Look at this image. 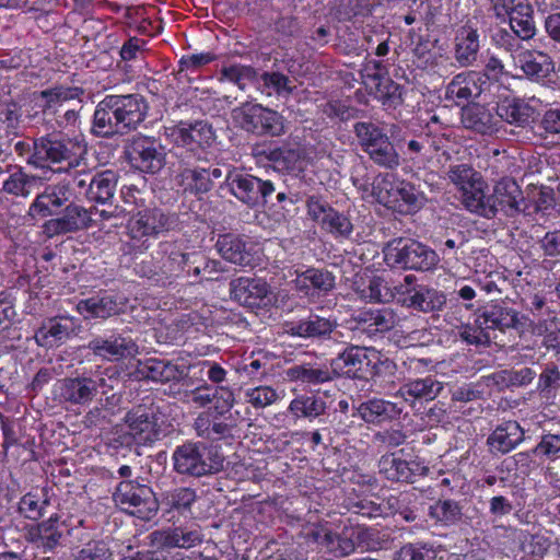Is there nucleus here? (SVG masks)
Here are the masks:
<instances>
[{
	"label": "nucleus",
	"instance_id": "obj_1",
	"mask_svg": "<svg viewBox=\"0 0 560 560\" xmlns=\"http://www.w3.org/2000/svg\"><path fill=\"white\" fill-rule=\"evenodd\" d=\"M179 159V171L176 175V183L183 194L202 199L210 192L215 182L223 178L221 188L225 187L232 196L249 208L266 207L276 191L275 184L255 175L243 172L238 168L229 170L224 174L219 164L207 165L208 162L201 154H194L192 163L190 155L177 153Z\"/></svg>",
	"mask_w": 560,
	"mask_h": 560
},
{
	"label": "nucleus",
	"instance_id": "obj_2",
	"mask_svg": "<svg viewBox=\"0 0 560 560\" xmlns=\"http://www.w3.org/2000/svg\"><path fill=\"white\" fill-rule=\"evenodd\" d=\"M148 108L140 94L106 95L94 110L91 132L105 139L127 135L145 119Z\"/></svg>",
	"mask_w": 560,
	"mask_h": 560
},
{
	"label": "nucleus",
	"instance_id": "obj_3",
	"mask_svg": "<svg viewBox=\"0 0 560 560\" xmlns=\"http://www.w3.org/2000/svg\"><path fill=\"white\" fill-rule=\"evenodd\" d=\"M330 349L337 352L329 361L334 378L369 381L380 375L382 368L388 369L393 365L388 360L383 361L376 350L352 345L348 340Z\"/></svg>",
	"mask_w": 560,
	"mask_h": 560
},
{
	"label": "nucleus",
	"instance_id": "obj_4",
	"mask_svg": "<svg viewBox=\"0 0 560 560\" xmlns=\"http://www.w3.org/2000/svg\"><path fill=\"white\" fill-rule=\"evenodd\" d=\"M172 463L176 474L200 478L223 471L225 457L218 445L187 441L176 446Z\"/></svg>",
	"mask_w": 560,
	"mask_h": 560
},
{
	"label": "nucleus",
	"instance_id": "obj_5",
	"mask_svg": "<svg viewBox=\"0 0 560 560\" xmlns=\"http://www.w3.org/2000/svg\"><path fill=\"white\" fill-rule=\"evenodd\" d=\"M179 229L180 221L176 213L165 212L159 208L139 211L127 225V234L130 238L127 244L130 248L128 253L131 250L142 253L151 246L150 237Z\"/></svg>",
	"mask_w": 560,
	"mask_h": 560
},
{
	"label": "nucleus",
	"instance_id": "obj_6",
	"mask_svg": "<svg viewBox=\"0 0 560 560\" xmlns=\"http://www.w3.org/2000/svg\"><path fill=\"white\" fill-rule=\"evenodd\" d=\"M159 408L151 404H139L128 410L124 417L127 427L117 441L126 447L151 446L161 439Z\"/></svg>",
	"mask_w": 560,
	"mask_h": 560
},
{
	"label": "nucleus",
	"instance_id": "obj_7",
	"mask_svg": "<svg viewBox=\"0 0 560 560\" xmlns=\"http://www.w3.org/2000/svg\"><path fill=\"white\" fill-rule=\"evenodd\" d=\"M383 253L387 265L417 271L431 270L440 260L435 250L412 238H393Z\"/></svg>",
	"mask_w": 560,
	"mask_h": 560
},
{
	"label": "nucleus",
	"instance_id": "obj_8",
	"mask_svg": "<svg viewBox=\"0 0 560 560\" xmlns=\"http://www.w3.org/2000/svg\"><path fill=\"white\" fill-rule=\"evenodd\" d=\"M113 499L122 511L143 521L155 517L160 508V501L154 491L141 477L120 481Z\"/></svg>",
	"mask_w": 560,
	"mask_h": 560
},
{
	"label": "nucleus",
	"instance_id": "obj_9",
	"mask_svg": "<svg viewBox=\"0 0 560 560\" xmlns=\"http://www.w3.org/2000/svg\"><path fill=\"white\" fill-rule=\"evenodd\" d=\"M234 122L257 137H280L285 132L284 118L277 110L246 101L232 109Z\"/></svg>",
	"mask_w": 560,
	"mask_h": 560
},
{
	"label": "nucleus",
	"instance_id": "obj_10",
	"mask_svg": "<svg viewBox=\"0 0 560 560\" xmlns=\"http://www.w3.org/2000/svg\"><path fill=\"white\" fill-rule=\"evenodd\" d=\"M284 327L285 332L292 337H299L313 342H326L328 348L346 343V334L342 331L341 325L331 317L310 313L306 317L299 320L287 322Z\"/></svg>",
	"mask_w": 560,
	"mask_h": 560
},
{
	"label": "nucleus",
	"instance_id": "obj_11",
	"mask_svg": "<svg viewBox=\"0 0 560 560\" xmlns=\"http://www.w3.org/2000/svg\"><path fill=\"white\" fill-rule=\"evenodd\" d=\"M33 154L28 163L43 167L45 163L67 162L70 167L80 164L82 155L86 152V145L70 138L42 137L33 143Z\"/></svg>",
	"mask_w": 560,
	"mask_h": 560
},
{
	"label": "nucleus",
	"instance_id": "obj_12",
	"mask_svg": "<svg viewBox=\"0 0 560 560\" xmlns=\"http://www.w3.org/2000/svg\"><path fill=\"white\" fill-rule=\"evenodd\" d=\"M124 153L129 164L142 173L156 174L166 164V147L160 138L152 136H132Z\"/></svg>",
	"mask_w": 560,
	"mask_h": 560
},
{
	"label": "nucleus",
	"instance_id": "obj_13",
	"mask_svg": "<svg viewBox=\"0 0 560 560\" xmlns=\"http://www.w3.org/2000/svg\"><path fill=\"white\" fill-rule=\"evenodd\" d=\"M118 179V173L113 170L97 172L89 178L85 197L91 202L107 206V209L102 210L92 208L103 220L119 218L128 211L125 207L114 203Z\"/></svg>",
	"mask_w": 560,
	"mask_h": 560
},
{
	"label": "nucleus",
	"instance_id": "obj_14",
	"mask_svg": "<svg viewBox=\"0 0 560 560\" xmlns=\"http://www.w3.org/2000/svg\"><path fill=\"white\" fill-rule=\"evenodd\" d=\"M171 136L177 149H185L182 153L190 155V159H194V154H200L199 150L211 147L215 140L212 125L207 120H182L172 128Z\"/></svg>",
	"mask_w": 560,
	"mask_h": 560
},
{
	"label": "nucleus",
	"instance_id": "obj_15",
	"mask_svg": "<svg viewBox=\"0 0 560 560\" xmlns=\"http://www.w3.org/2000/svg\"><path fill=\"white\" fill-rule=\"evenodd\" d=\"M252 155L258 161L265 160L271 163L277 172L293 174L303 168V150L290 143H257L252 147Z\"/></svg>",
	"mask_w": 560,
	"mask_h": 560
},
{
	"label": "nucleus",
	"instance_id": "obj_16",
	"mask_svg": "<svg viewBox=\"0 0 560 560\" xmlns=\"http://www.w3.org/2000/svg\"><path fill=\"white\" fill-rule=\"evenodd\" d=\"M229 290L231 300L249 308H260L272 302L271 287L262 278H234L229 283Z\"/></svg>",
	"mask_w": 560,
	"mask_h": 560
},
{
	"label": "nucleus",
	"instance_id": "obj_17",
	"mask_svg": "<svg viewBox=\"0 0 560 560\" xmlns=\"http://www.w3.org/2000/svg\"><path fill=\"white\" fill-rule=\"evenodd\" d=\"M107 380L101 375H78L60 381L59 394L63 401L72 405H85L101 392L107 395Z\"/></svg>",
	"mask_w": 560,
	"mask_h": 560
},
{
	"label": "nucleus",
	"instance_id": "obj_18",
	"mask_svg": "<svg viewBox=\"0 0 560 560\" xmlns=\"http://www.w3.org/2000/svg\"><path fill=\"white\" fill-rule=\"evenodd\" d=\"M397 302L405 307L413 308L422 313H435L442 311L446 304L443 292L427 285L395 287Z\"/></svg>",
	"mask_w": 560,
	"mask_h": 560
},
{
	"label": "nucleus",
	"instance_id": "obj_19",
	"mask_svg": "<svg viewBox=\"0 0 560 560\" xmlns=\"http://www.w3.org/2000/svg\"><path fill=\"white\" fill-rule=\"evenodd\" d=\"M489 197L490 212L493 218L499 211L504 215L513 218L523 212L521 203L524 202V196L521 187L512 177H503L493 186L492 194Z\"/></svg>",
	"mask_w": 560,
	"mask_h": 560
},
{
	"label": "nucleus",
	"instance_id": "obj_20",
	"mask_svg": "<svg viewBox=\"0 0 560 560\" xmlns=\"http://www.w3.org/2000/svg\"><path fill=\"white\" fill-rule=\"evenodd\" d=\"M93 209L70 202L66 206L60 217L45 222L44 230L49 236L75 233L92 225Z\"/></svg>",
	"mask_w": 560,
	"mask_h": 560
},
{
	"label": "nucleus",
	"instance_id": "obj_21",
	"mask_svg": "<svg viewBox=\"0 0 560 560\" xmlns=\"http://www.w3.org/2000/svg\"><path fill=\"white\" fill-rule=\"evenodd\" d=\"M354 328L369 337L384 335L390 331L398 323L397 313L390 307H369L359 310L352 315Z\"/></svg>",
	"mask_w": 560,
	"mask_h": 560
},
{
	"label": "nucleus",
	"instance_id": "obj_22",
	"mask_svg": "<svg viewBox=\"0 0 560 560\" xmlns=\"http://www.w3.org/2000/svg\"><path fill=\"white\" fill-rule=\"evenodd\" d=\"M86 348L95 357L107 361H118L135 357L139 352L136 341L122 334H113L107 338L95 337L89 341Z\"/></svg>",
	"mask_w": 560,
	"mask_h": 560
},
{
	"label": "nucleus",
	"instance_id": "obj_23",
	"mask_svg": "<svg viewBox=\"0 0 560 560\" xmlns=\"http://www.w3.org/2000/svg\"><path fill=\"white\" fill-rule=\"evenodd\" d=\"M126 302L113 294H97L84 300H80L77 304L78 313L84 319H107L118 316L125 312Z\"/></svg>",
	"mask_w": 560,
	"mask_h": 560
},
{
	"label": "nucleus",
	"instance_id": "obj_24",
	"mask_svg": "<svg viewBox=\"0 0 560 560\" xmlns=\"http://www.w3.org/2000/svg\"><path fill=\"white\" fill-rule=\"evenodd\" d=\"M489 89V75L487 73L468 71L455 75L446 86V96L456 98L457 102H468L477 98Z\"/></svg>",
	"mask_w": 560,
	"mask_h": 560
},
{
	"label": "nucleus",
	"instance_id": "obj_25",
	"mask_svg": "<svg viewBox=\"0 0 560 560\" xmlns=\"http://www.w3.org/2000/svg\"><path fill=\"white\" fill-rule=\"evenodd\" d=\"M525 440V431L517 421L508 420L498 424L488 435L486 444L494 455H505L515 450Z\"/></svg>",
	"mask_w": 560,
	"mask_h": 560
},
{
	"label": "nucleus",
	"instance_id": "obj_26",
	"mask_svg": "<svg viewBox=\"0 0 560 560\" xmlns=\"http://www.w3.org/2000/svg\"><path fill=\"white\" fill-rule=\"evenodd\" d=\"M73 332V324L67 317L54 316L45 318L35 330V342L46 349L63 345Z\"/></svg>",
	"mask_w": 560,
	"mask_h": 560
},
{
	"label": "nucleus",
	"instance_id": "obj_27",
	"mask_svg": "<svg viewBox=\"0 0 560 560\" xmlns=\"http://www.w3.org/2000/svg\"><path fill=\"white\" fill-rule=\"evenodd\" d=\"M517 63L524 75L532 82L545 83L555 73L552 58L538 50H524L517 55Z\"/></svg>",
	"mask_w": 560,
	"mask_h": 560
},
{
	"label": "nucleus",
	"instance_id": "obj_28",
	"mask_svg": "<svg viewBox=\"0 0 560 560\" xmlns=\"http://www.w3.org/2000/svg\"><path fill=\"white\" fill-rule=\"evenodd\" d=\"M199 252H182L173 249L164 260L166 281L172 283L175 279L198 278Z\"/></svg>",
	"mask_w": 560,
	"mask_h": 560
},
{
	"label": "nucleus",
	"instance_id": "obj_29",
	"mask_svg": "<svg viewBox=\"0 0 560 560\" xmlns=\"http://www.w3.org/2000/svg\"><path fill=\"white\" fill-rule=\"evenodd\" d=\"M26 539L37 549H42L44 553L54 552L57 547L62 545V525L58 523L57 517L51 516L32 527L26 535Z\"/></svg>",
	"mask_w": 560,
	"mask_h": 560
},
{
	"label": "nucleus",
	"instance_id": "obj_30",
	"mask_svg": "<svg viewBox=\"0 0 560 560\" xmlns=\"http://www.w3.org/2000/svg\"><path fill=\"white\" fill-rule=\"evenodd\" d=\"M294 281L298 291L308 294L313 289L317 295L326 296L336 287L335 275L326 268L310 267L304 271H296Z\"/></svg>",
	"mask_w": 560,
	"mask_h": 560
},
{
	"label": "nucleus",
	"instance_id": "obj_31",
	"mask_svg": "<svg viewBox=\"0 0 560 560\" xmlns=\"http://www.w3.org/2000/svg\"><path fill=\"white\" fill-rule=\"evenodd\" d=\"M215 247L221 257L230 262L243 267L253 265V247L248 246L247 242L240 235L231 233L219 235Z\"/></svg>",
	"mask_w": 560,
	"mask_h": 560
},
{
	"label": "nucleus",
	"instance_id": "obj_32",
	"mask_svg": "<svg viewBox=\"0 0 560 560\" xmlns=\"http://www.w3.org/2000/svg\"><path fill=\"white\" fill-rule=\"evenodd\" d=\"M526 319V316H520L518 312L513 308L493 305L490 310L485 311L476 319V323H479L482 328L504 331L509 328H523Z\"/></svg>",
	"mask_w": 560,
	"mask_h": 560
},
{
	"label": "nucleus",
	"instance_id": "obj_33",
	"mask_svg": "<svg viewBox=\"0 0 560 560\" xmlns=\"http://www.w3.org/2000/svg\"><path fill=\"white\" fill-rule=\"evenodd\" d=\"M460 120L466 129L480 135H492L498 130L499 120L489 108L478 103H470L462 108Z\"/></svg>",
	"mask_w": 560,
	"mask_h": 560
},
{
	"label": "nucleus",
	"instance_id": "obj_34",
	"mask_svg": "<svg viewBox=\"0 0 560 560\" xmlns=\"http://www.w3.org/2000/svg\"><path fill=\"white\" fill-rule=\"evenodd\" d=\"M357 410L362 420L371 424H380L398 419L402 412V408L396 402L381 398L363 401L358 406Z\"/></svg>",
	"mask_w": 560,
	"mask_h": 560
},
{
	"label": "nucleus",
	"instance_id": "obj_35",
	"mask_svg": "<svg viewBox=\"0 0 560 560\" xmlns=\"http://www.w3.org/2000/svg\"><path fill=\"white\" fill-rule=\"evenodd\" d=\"M536 110L520 97L505 98L497 107V115L504 121L525 128L535 119Z\"/></svg>",
	"mask_w": 560,
	"mask_h": 560
},
{
	"label": "nucleus",
	"instance_id": "obj_36",
	"mask_svg": "<svg viewBox=\"0 0 560 560\" xmlns=\"http://www.w3.org/2000/svg\"><path fill=\"white\" fill-rule=\"evenodd\" d=\"M83 94L82 88L58 85L40 91L38 97L44 101L42 105L44 114H57L59 108L67 102H77L80 105Z\"/></svg>",
	"mask_w": 560,
	"mask_h": 560
},
{
	"label": "nucleus",
	"instance_id": "obj_37",
	"mask_svg": "<svg viewBox=\"0 0 560 560\" xmlns=\"http://www.w3.org/2000/svg\"><path fill=\"white\" fill-rule=\"evenodd\" d=\"M164 534V542L173 545L175 549H190L205 540V534L197 524L171 526L159 529Z\"/></svg>",
	"mask_w": 560,
	"mask_h": 560
},
{
	"label": "nucleus",
	"instance_id": "obj_38",
	"mask_svg": "<svg viewBox=\"0 0 560 560\" xmlns=\"http://www.w3.org/2000/svg\"><path fill=\"white\" fill-rule=\"evenodd\" d=\"M443 389V384L439 382L434 376H425L423 378H416L406 382L398 390L401 397L406 401H409V397L415 400L431 401L435 399Z\"/></svg>",
	"mask_w": 560,
	"mask_h": 560
},
{
	"label": "nucleus",
	"instance_id": "obj_39",
	"mask_svg": "<svg viewBox=\"0 0 560 560\" xmlns=\"http://www.w3.org/2000/svg\"><path fill=\"white\" fill-rule=\"evenodd\" d=\"M196 490L190 487H177L161 493L160 505L167 514L176 512L179 515L191 513V506L197 501Z\"/></svg>",
	"mask_w": 560,
	"mask_h": 560
},
{
	"label": "nucleus",
	"instance_id": "obj_40",
	"mask_svg": "<svg viewBox=\"0 0 560 560\" xmlns=\"http://www.w3.org/2000/svg\"><path fill=\"white\" fill-rule=\"evenodd\" d=\"M381 472L386 479L397 482H413V477L419 470L424 469L419 463L407 462L405 459L392 456H383L380 460Z\"/></svg>",
	"mask_w": 560,
	"mask_h": 560
},
{
	"label": "nucleus",
	"instance_id": "obj_41",
	"mask_svg": "<svg viewBox=\"0 0 560 560\" xmlns=\"http://www.w3.org/2000/svg\"><path fill=\"white\" fill-rule=\"evenodd\" d=\"M455 59L462 67L472 65L478 57L479 34L469 25L462 26L455 38Z\"/></svg>",
	"mask_w": 560,
	"mask_h": 560
},
{
	"label": "nucleus",
	"instance_id": "obj_42",
	"mask_svg": "<svg viewBox=\"0 0 560 560\" xmlns=\"http://www.w3.org/2000/svg\"><path fill=\"white\" fill-rule=\"evenodd\" d=\"M138 372L143 378L161 383L178 381L183 374L176 364L160 359H148L140 365Z\"/></svg>",
	"mask_w": 560,
	"mask_h": 560
},
{
	"label": "nucleus",
	"instance_id": "obj_43",
	"mask_svg": "<svg viewBox=\"0 0 560 560\" xmlns=\"http://www.w3.org/2000/svg\"><path fill=\"white\" fill-rule=\"evenodd\" d=\"M67 200L65 187L49 186L44 192L37 195L30 207V214H38L42 218L51 217L55 214L54 208L62 207Z\"/></svg>",
	"mask_w": 560,
	"mask_h": 560
},
{
	"label": "nucleus",
	"instance_id": "obj_44",
	"mask_svg": "<svg viewBox=\"0 0 560 560\" xmlns=\"http://www.w3.org/2000/svg\"><path fill=\"white\" fill-rule=\"evenodd\" d=\"M485 180L482 178L477 179L469 188L462 191V202L468 211L492 219L493 213L490 212L492 208L489 206V195L485 194Z\"/></svg>",
	"mask_w": 560,
	"mask_h": 560
},
{
	"label": "nucleus",
	"instance_id": "obj_45",
	"mask_svg": "<svg viewBox=\"0 0 560 560\" xmlns=\"http://www.w3.org/2000/svg\"><path fill=\"white\" fill-rule=\"evenodd\" d=\"M512 31L523 40L530 39L536 34L534 10L530 4L518 2L509 14Z\"/></svg>",
	"mask_w": 560,
	"mask_h": 560
},
{
	"label": "nucleus",
	"instance_id": "obj_46",
	"mask_svg": "<svg viewBox=\"0 0 560 560\" xmlns=\"http://www.w3.org/2000/svg\"><path fill=\"white\" fill-rule=\"evenodd\" d=\"M257 89L268 96L276 94L278 96H289L295 89L292 85V80L279 71H265L258 73V81H256Z\"/></svg>",
	"mask_w": 560,
	"mask_h": 560
},
{
	"label": "nucleus",
	"instance_id": "obj_47",
	"mask_svg": "<svg viewBox=\"0 0 560 560\" xmlns=\"http://www.w3.org/2000/svg\"><path fill=\"white\" fill-rule=\"evenodd\" d=\"M429 516L443 526H455L464 517L462 505L452 499L438 500L429 508Z\"/></svg>",
	"mask_w": 560,
	"mask_h": 560
},
{
	"label": "nucleus",
	"instance_id": "obj_48",
	"mask_svg": "<svg viewBox=\"0 0 560 560\" xmlns=\"http://www.w3.org/2000/svg\"><path fill=\"white\" fill-rule=\"evenodd\" d=\"M287 376L291 381H301L307 384H323L334 378L331 368H315L310 364L294 365L287 370Z\"/></svg>",
	"mask_w": 560,
	"mask_h": 560
},
{
	"label": "nucleus",
	"instance_id": "obj_49",
	"mask_svg": "<svg viewBox=\"0 0 560 560\" xmlns=\"http://www.w3.org/2000/svg\"><path fill=\"white\" fill-rule=\"evenodd\" d=\"M376 83V95L382 101L383 105L389 107H397L404 103L402 90L404 88L393 81L390 78L382 73L369 74Z\"/></svg>",
	"mask_w": 560,
	"mask_h": 560
},
{
	"label": "nucleus",
	"instance_id": "obj_50",
	"mask_svg": "<svg viewBox=\"0 0 560 560\" xmlns=\"http://www.w3.org/2000/svg\"><path fill=\"white\" fill-rule=\"evenodd\" d=\"M353 132L361 149L368 154L378 143L383 142L388 135L378 125L372 121H358L353 125Z\"/></svg>",
	"mask_w": 560,
	"mask_h": 560
},
{
	"label": "nucleus",
	"instance_id": "obj_51",
	"mask_svg": "<svg viewBox=\"0 0 560 560\" xmlns=\"http://www.w3.org/2000/svg\"><path fill=\"white\" fill-rule=\"evenodd\" d=\"M38 182L39 177L26 174L19 167L3 182L2 191L14 197L27 198Z\"/></svg>",
	"mask_w": 560,
	"mask_h": 560
},
{
	"label": "nucleus",
	"instance_id": "obj_52",
	"mask_svg": "<svg viewBox=\"0 0 560 560\" xmlns=\"http://www.w3.org/2000/svg\"><path fill=\"white\" fill-rule=\"evenodd\" d=\"M374 4L369 0H335L332 12L339 22L351 21L357 16H368Z\"/></svg>",
	"mask_w": 560,
	"mask_h": 560
},
{
	"label": "nucleus",
	"instance_id": "obj_53",
	"mask_svg": "<svg viewBox=\"0 0 560 560\" xmlns=\"http://www.w3.org/2000/svg\"><path fill=\"white\" fill-rule=\"evenodd\" d=\"M370 160L377 166L386 170H395L400 165V155L395 144L387 137L368 153Z\"/></svg>",
	"mask_w": 560,
	"mask_h": 560
},
{
	"label": "nucleus",
	"instance_id": "obj_54",
	"mask_svg": "<svg viewBox=\"0 0 560 560\" xmlns=\"http://www.w3.org/2000/svg\"><path fill=\"white\" fill-rule=\"evenodd\" d=\"M326 401L317 396H300L293 399L289 409L296 417L318 418L325 415Z\"/></svg>",
	"mask_w": 560,
	"mask_h": 560
},
{
	"label": "nucleus",
	"instance_id": "obj_55",
	"mask_svg": "<svg viewBox=\"0 0 560 560\" xmlns=\"http://www.w3.org/2000/svg\"><path fill=\"white\" fill-rule=\"evenodd\" d=\"M221 79L234 83L241 91H245L247 82L258 81V71L252 66L234 63L223 67L220 71Z\"/></svg>",
	"mask_w": 560,
	"mask_h": 560
},
{
	"label": "nucleus",
	"instance_id": "obj_56",
	"mask_svg": "<svg viewBox=\"0 0 560 560\" xmlns=\"http://www.w3.org/2000/svg\"><path fill=\"white\" fill-rule=\"evenodd\" d=\"M320 228L336 237L349 238L353 232V224L350 218L336 209H332L324 220Z\"/></svg>",
	"mask_w": 560,
	"mask_h": 560
},
{
	"label": "nucleus",
	"instance_id": "obj_57",
	"mask_svg": "<svg viewBox=\"0 0 560 560\" xmlns=\"http://www.w3.org/2000/svg\"><path fill=\"white\" fill-rule=\"evenodd\" d=\"M113 551L105 540H90L72 552L73 560H109Z\"/></svg>",
	"mask_w": 560,
	"mask_h": 560
},
{
	"label": "nucleus",
	"instance_id": "obj_58",
	"mask_svg": "<svg viewBox=\"0 0 560 560\" xmlns=\"http://www.w3.org/2000/svg\"><path fill=\"white\" fill-rule=\"evenodd\" d=\"M150 545L153 548L150 552L151 560H183V553L173 545L164 542V534L159 529L149 535Z\"/></svg>",
	"mask_w": 560,
	"mask_h": 560
},
{
	"label": "nucleus",
	"instance_id": "obj_59",
	"mask_svg": "<svg viewBox=\"0 0 560 560\" xmlns=\"http://www.w3.org/2000/svg\"><path fill=\"white\" fill-rule=\"evenodd\" d=\"M322 544L336 558H345L352 555V542L348 540L347 532H345L343 527L340 532H326Z\"/></svg>",
	"mask_w": 560,
	"mask_h": 560
},
{
	"label": "nucleus",
	"instance_id": "obj_60",
	"mask_svg": "<svg viewBox=\"0 0 560 560\" xmlns=\"http://www.w3.org/2000/svg\"><path fill=\"white\" fill-rule=\"evenodd\" d=\"M533 454L542 462L560 459V434L544 433L539 442L533 447Z\"/></svg>",
	"mask_w": 560,
	"mask_h": 560
},
{
	"label": "nucleus",
	"instance_id": "obj_61",
	"mask_svg": "<svg viewBox=\"0 0 560 560\" xmlns=\"http://www.w3.org/2000/svg\"><path fill=\"white\" fill-rule=\"evenodd\" d=\"M446 175L460 191L469 188L477 179L482 178L481 175L468 164L451 165Z\"/></svg>",
	"mask_w": 560,
	"mask_h": 560
},
{
	"label": "nucleus",
	"instance_id": "obj_62",
	"mask_svg": "<svg viewBox=\"0 0 560 560\" xmlns=\"http://www.w3.org/2000/svg\"><path fill=\"white\" fill-rule=\"evenodd\" d=\"M536 376L535 371L530 368H522L520 370H503L493 375L497 384L504 386H524L529 384Z\"/></svg>",
	"mask_w": 560,
	"mask_h": 560
},
{
	"label": "nucleus",
	"instance_id": "obj_63",
	"mask_svg": "<svg viewBox=\"0 0 560 560\" xmlns=\"http://www.w3.org/2000/svg\"><path fill=\"white\" fill-rule=\"evenodd\" d=\"M435 551L423 542H409L404 545L394 555V560H434Z\"/></svg>",
	"mask_w": 560,
	"mask_h": 560
},
{
	"label": "nucleus",
	"instance_id": "obj_64",
	"mask_svg": "<svg viewBox=\"0 0 560 560\" xmlns=\"http://www.w3.org/2000/svg\"><path fill=\"white\" fill-rule=\"evenodd\" d=\"M477 287L480 288L491 301L501 299L504 287L508 285L506 279L498 272H490L483 277L474 280Z\"/></svg>",
	"mask_w": 560,
	"mask_h": 560
}]
</instances>
